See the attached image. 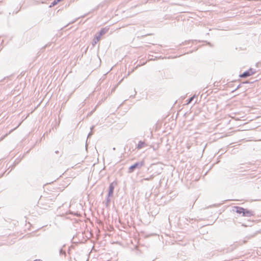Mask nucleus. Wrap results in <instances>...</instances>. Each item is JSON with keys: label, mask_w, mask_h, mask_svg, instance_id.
Returning <instances> with one entry per match:
<instances>
[{"label": "nucleus", "mask_w": 261, "mask_h": 261, "mask_svg": "<svg viewBox=\"0 0 261 261\" xmlns=\"http://www.w3.org/2000/svg\"><path fill=\"white\" fill-rule=\"evenodd\" d=\"M144 165V162L143 161L136 162L129 167L128 172L129 173H133L135 170L140 169Z\"/></svg>", "instance_id": "f257e3e1"}, {"label": "nucleus", "mask_w": 261, "mask_h": 261, "mask_svg": "<svg viewBox=\"0 0 261 261\" xmlns=\"http://www.w3.org/2000/svg\"><path fill=\"white\" fill-rule=\"evenodd\" d=\"M256 72L255 69L250 68L249 69L244 71L243 73L240 74L239 76L241 78H246L254 74Z\"/></svg>", "instance_id": "f03ea898"}, {"label": "nucleus", "mask_w": 261, "mask_h": 261, "mask_svg": "<svg viewBox=\"0 0 261 261\" xmlns=\"http://www.w3.org/2000/svg\"><path fill=\"white\" fill-rule=\"evenodd\" d=\"M116 185H117V182H116V181H113L109 185V191H108V197H112L113 196L114 190L115 189V187Z\"/></svg>", "instance_id": "7ed1b4c3"}, {"label": "nucleus", "mask_w": 261, "mask_h": 261, "mask_svg": "<svg viewBox=\"0 0 261 261\" xmlns=\"http://www.w3.org/2000/svg\"><path fill=\"white\" fill-rule=\"evenodd\" d=\"M254 215V212L253 211L249 210L247 208H245V211L243 212L242 215L243 217H250Z\"/></svg>", "instance_id": "20e7f679"}, {"label": "nucleus", "mask_w": 261, "mask_h": 261, "mask_svg": "<svg viewBox=\"0 0 261 261\" xmlns=\"http://www.w3.org/2000/svg\"><path fill=\"white\" fill-rule=\"evenodd\" d=\"M109 30V27H105L101 28L98 32L96 33V34L99 36L100 37H101L102 36L106 34Z\"/></svg>", "instance_id": "39448f33"}, {"label": "nucleus", "mask_w": 261, "mask_h": 261, "mask_svg": "<svg viewBox=\"0 0 261 261\" xmlns=\"http://www.w3.org/2000/svg\"><path fill=\"white\" fill-rule=\"evenodd\" d=\"M233 211L239 214L242 215L243 212L245 211V208L239 206H234L233 207Z\"/></svg>", "instance_id": "423d86ee"}, {"label": "nucleus", "mask_w": 261, "mask_h": 261, "mask_svg": "<svg viewBox=\"0 0 261 261\" xmlns=\"http://www.w3.org/2000/svg\"><path fill=\"white\" fill-rule=\"evenodd\" d=\"M147 146V144L143 141H139L138 144L136 146V149L138 150H140L144 147H146Z\"/></svg>", "instance_id": "0eeeda50"}, {"label": "nucleus", "mask_w": 261, "mask_h": 261, "mask_svg": "<svg viewBox=\"0 0 261 261\" xmlns=\"http://www.w3.org/2000/svg\"><path fill=\"white\" fill-rule=\"evenodd\" d=\"M101 37L97 35L96 34H95V37L92 41V45L94 46L100 39Z\"/></svg>", "instance_id": "6e6552de"}, {"label": "nucleus", "mask_w": 261, "mask_h": 261, "mask_svg": "<svg viewBox=\"0 0 261 261\" xmlns=\"http://www.w3.org/2000/svg\"><path fill=\"white\" fill-rule=\"evenodd\" d=\"M110 197H108V195H107L106 199V202H105V205L107 207H109L110 204V201L111 199L110 198Z\"/></svg>", "instance_id": "1a4fd4ad"}, {"label": "nucleus", "mask_w": 261, "mask_h": 261, "mask_svg": "<svg viewBox=\"0 0 261 261\" xmlns=\"http://www.w3.org/2000/svg\"><path fill=\"white\" fill-rule=\"evenodd\" d=\"M65 245H64L62 248H61L59 250V254L60 255H64L65 257L66 256V253L65 250H63V248L65 247Z\"/></svg>", "instance_id": "9d476101"}, {"label": "nucleus", "mask_w": 261, "mask_h": 261, "mask_svg": "<svg viewBox=\"0 0 261 261\" xmlns=\"http://www.w3.org/2000/svg\"><path fill=\"white\" fill-rule=\"evenodd\" d=\"M62 0H54L50 5L49 7H54L56 6L58 3L62 1Z\"/></svg>", "instance_id": "9b49d317"}, {"label": "nucleus", "mask_w": 261, "mask_h": 261, "mask_svg": "<svg viewBox=\"0 0 261 261\" xmlns=\"http://www.w3.org/2000/svg\"><path fill=\"white\" fill-rule=\"evenodd\" d=\"M153 177H154L153 175H151L148 177L143 178L141 180V181H143V180H150L152 179Z\"/></svg>", "instance_id": "f8f14e48"}, {"label": "nucleus", "mask_w": 261, "mask_h": 261, "mask_svg": "<svg viewBox=\"0 0 261 261\" xmlns=\"http://www.w3.org/2000/svg\"><path fill=\"white\" fill-rule=\"evenodd\" d=\"M196 97V95H194L193 96L190 97L188 100L187 104H189L190 103H191Z\"/></svg>", "instance_id": "ddd939ff"}, {"label": "nucleus", "mask_w": 261, "mask_h": 261, "mask_svg": "<svg viewBox=\"0 0 261 261\" xmlns=\"http://www.w3.org/2000/svg\"><path fill=\"white\" fill-rule=\"evenodd\" d=\"M195 41V40H188V41H186L185 42H182V45H187V44H188L189 43H190V42H193V41ZM180 45H181V44Z\"/></svg>", "instance_id": "4468645a"}, {"label": "nucleus", "mask_w": 261, "mask_h": 261, "mask_svg": "<svg viewBox=\"0 0 261 261\" xmlns=\"http://www.w3.org/2000/svg\"><path fill=\"white\" fill-rule=\"evenodd\" d=\"M242 84H239V85L237 87V88H236V89H234L233 90H232V92H233L236 91L237 90H238V89H239V88H240L241 87V86H242Z\"/></svg>", "instance_id": "2eb2a0df"}, {"label": "nucleus", "mask_w": 261, "mask_h": 261, "mask_svg": "<svg viewBox=\"0 0 261 261\" xmlns=\"http://www.w3.org/2000/svg\"><path fill=\"white\" fill-rule=\"evenodd\" d=\"M93 135V132L90 131L89 134H88L87 138H89L91 137V136Z\"/></svg>", "instance_id": "dca6fc26"}, {"label": "nucleus", "mask_w": 261, "mask_h": 261, "mask_svg": "<svg viewBox=\"0 0 261 261\" xmlns=\"http://www.w3.org/2000/svg\"><path fill=\"white\" fill-rule=\"evenodd\" d=\"M253 82H250L248 81H246L245 82H243L242 83V84H248V83H252Z\"/></svg>", "instance_id": "f3484780"}, {"label": "nucleus", "mask_w": 261, "mask_h": 261, "mask_svg": "<svg viewBox=\"0 0 261 261\" xmlns=\"http://www.w3.org/2000/svg\"><path fill=\"white\" fill-rule=\"evenodd\" d=\"M95 127V126L94 125H92L91 127H90V130L91 132H92V130H93V129Z\"/></svg>", "instance_id": "a211bd4d"}, {"label": "nucleus", "mask_w": 261, "mask_h": 261, "mask_svg": "<svg viewBox=\"0 0 261 261\" xmlns=\"http://www.w3.org/2000/svg\"><path fill=\"white\" fill-rule=\"evenodd\" d=\"M136 93H137V92L135 90V94L134 95H130V97L134 98Z\"/></svg>", "instance_id": "6ab92c4d"}, {"label": "nucleus", "mask_w": 261, "mask_h": 261, "mask_svg": "<svg viewBox=\"0 0 261 261\" xmlns=\"http://www.w3.org/2000/svg\"><path fill=\"white\" fill-rule=\"evenodd\" d=\"M34 261H42V260L40 259H35Z\"/></svg>", "instance_id": "aec40b11"}, {"label": "nucleus", "mask_w": 261, "mask_h": 261, "mask_svg": "<svg viewBox=\"0 0 261 261\" xmlns=\"http://www.w3.org/2000/svg\"><path fill=\"white\" fill-rule=\"evenodd\" d=\"M253 236H254V235L248 237V239H250L251 238L253 237Z\"/></svg>", "instance_id": "412c9836"}, {"label": "nucleus", "mask_w": 261, "mask_h": 261, "mask_svg": "<svg viewBox=\"0 0 261 261\" xmlns=\"http://www.w3.org/2000/svg\"><path fill=\"white\" fill-rule=\"evenodd\" d=\"M55 153H59V151H58V150H57V151H55Z\"/></svg>", "instance_id": "4be33fe9"}, {"label": "nucleus", "mask_w": 261, "mask_h": 261, "mask_svg": "<svg viewBox=\"0 0 261 261\" xmlns=\"http://www.w3.org/2000/svg\"><path fill=\"white\" fill-rule=\"evenodd\" d=\"M113 150H116V148H115V147H113Z\"/></svg>", "instance_id": "5701e85b"}, {"label": "nucleus", "mask_w": 261, "mask_h": 261, "mask_svg": "<svg viewBox=\"0 0 261 261\" xmlns=\"http://www.w3.org/2000/svg\"><path fill=\"white\" fill-rule=\"evenodd\" d=\"M246 241H244V243H246Z\"/></svg>", "instance_id": "b1692460"}, {"label": "nucleus", "mask_w": 261, "mask_h": 261, "mask_svg": "<svg viewBox=\"0 0 261 261\" xmlns=\"http://www.w3.org/2000/svg\"><path fill=\"white\" fill-rule=\"evenodd\" d=\"M86 16V15L83 16L82 17H84Z\"/></svg>", "instance_id": "393cba45"}, {"label": "nucleus", "mask_w": 261, "mask_h": 261, "mask_svg": "<svg viewBox=\"0 0 261 261\" xmlns=\"http://www.w3.org/2000/svg\"><path fill=\"white\" fill-rule=\"evenodd\" d=\"M208 44L210 45H211V43H210V42H208Z\"/></svg>", "instance_id": "a878e982"}, {"label": "nucleus", "mask_w": 261, "mask_h": 261, "mask_svg": "<svg viewBox=\"0 0 261 261\" xmlns=\"http://www.w3.org/2000/svg\"><path fill=\"white\" fill-rule=\"evenodd\" d=\"M88 50V48H86L85 52Z\"/></svg>", "instance_id": "bb28decb"}, {"label": "nucleus", "mask_w": 261, "mask_h": 261, "mask_svg": "<svg viewBox=\"0 0 261 261\" xmlns=\"http://www.w3.org/2000/svg\"><path fill=\"white\" fill-rule=\"evenodd\" d=\"M259 141H261V139H259Z\"/></svg>", "instance_id": "cd10ccee"}, {"label": "nucleus", "mask_w": 261, "mask_h": 261, "mask_svg": "<svg viewBox=\"0 0 261 261\" xmlns=\"http://www.w3.org/2000/svg\"><path fill=\"white\" fill-rule=\"evenodd\" d=\"M2 176H0V177H1Z\"/></svg>", "instance_id": "c85d7f7f"}, {"label": "nucleus", "mask_w": 261, "mask_h": 261, "mask_svg": "<svg viewBox=\"0 0 261 261\" xmlns=\"http://www.w3.org/2000/svg\"><path fill=\"white\" fill-rule=\"evenodd\" d=\"M260 130H261V128H260Z\"/></svg>", "instance_id": "c756f323"}]
</instances>
